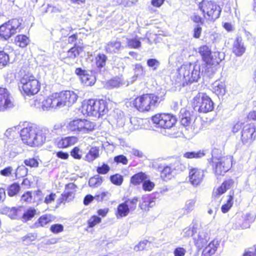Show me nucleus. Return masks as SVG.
Masks as SVG:
<instances>
[{"mask_svg": "<svg viewBox=\"0 0 256 256\" xmlns=\"http://www.w3.org/2000/svg\"><path fill=\"white\" fill-rule=\"evenodd\" d=\"M164 96L156 93H144L130 98L126 102L127 106L141 113H146L154 110L164 100Z\"/></svg>", "mask_w": 256, "mask_h": 256, "instance_id": "nucleus-1", "label": "nucleus"}, {"mask_svg": "<svg viewBox=\"0 0 256 256\" xmlns=\"http://www.w3.org/2000/svg\"><path fill=\"white\" fill-rule=\"evenodd\" d=\"M22 141L30 146H42L51 138L50 130L46 128H40L34 124H28L20 132Z\"/></svg>", "mask_w": 256, "mask_h": 256, "instance_id": "nucleus-2", "label": "nucleus"}, {"mask_svg": "<svg viewBox=\"0 0 256 256\" xmlns=\"http://www.w3.org/2000/svg\"><path fill=\"white\" fill-rule=\"evenodd\" d=\"M198 8L202 16L196 12L190 16V20L196 24H204V20L214 22L220 18L222 12L220 6L212 0H202L198 4Z\"/></svg>", "mask_w": 256, "mask_h": 256, "instance_id": "nucleus-3", "label": "nucleus"}, {"mask_svg": "<svg viewBox=\"0 0 256 256\" xmlns=\"http://www.w3.org/2000/svg\"><path fill=\"white\" fill-rule=\"evenodd\" d=\"M199 78V72L194 70L190 64H182L177 70L171 81L175 87L182 88L197 82Z\"/></svg>", "mask_w": 256, "mask_h": 256, "instance_id": "nucleus-4", "label": "nucleus"}, {"mask_svg": "<svg viewBox=\"0 0 256 256\" xmlns=\"http://www.w3.org/2000/svg\"><path fill=\"white\" fill-rule=\"evenodd\" d=\"M240 132V140L244 145H251L256 140V126L252 123L245 124L237 122L232 128V132L236 134Z\"/></svg>", "mask_w": 256, "mask_h": 256, "instance_id": "nucleus-5", "label": "nucleus"}, {"mask_svg": "<svg viewBox=\"0 0 256 256\" xmlns=\"http://www.w3.org/2000/svg\"><path fill=\"white\" fill-rule=\"evenodd\" d=\"M232 156L230 155L219 158L212 157L211 159V165L215 176H224L232 168Z\"/></svg>", "mask_w": 256, "mask_h": 256, "instance_id": "nucleus-6", "label": "nucleus"}, {"mask_svg": "<svg viewBox=\"0 0 256 256\" xmlns=\"http://www.w3.org/2000/svg\"><path fill=\"white\" fill-rule=\"evenodd\" d=\"M186 168L185 165L181 160L176 158L174 162L166 166H158L157 170L159 172L160 178L164 181H168L172 178L174 170L182 172Z\"/></svg>", "mask_w": 256, "mask_h": 256, "instance_id": "nucleus-7", "label": "nucleus"}, {"mask_svg": "<svg viewBox=\"0 0 256 256\" xmlns=\"http://www.w3.org/2000/svg\"><path fill=\"white\" fill-rule=\"evenodd\" d=\"M22 20L13 18L0 26V36L5 40H8L22 29Z\"/></svg>", "mask_w": 256, "mask_h": 256, "instance_id": "nucleus-8", "label": "nucleus"}, {"mask_svg": "<svg viewBox=\"0 0 256 256\" xmlns=\"http://www.w3.org/2000/svg\"><path fill=\"white\" fill-rule=\"evenodd\" d=\"M94 122L85 119H76L70 121L66 127L68 130L76 134H88L94 130Z\"/></svg>", "mask_w": 256, "mask_h": 256, "instance_id": "nucleus-9", "label": "nucleus"}, {"mask_svg": "<svg viewBox=\"0 0 256 256\" xmlns=\"http://www.w3.org/2000/svg\"><path fill=\"white\" fill-rule=\"evenodd\" d=\"M152 120L157 128L164 129L171 128L177 122L176 116L168 112L156 114L152 117Z\"/></svg>", "mask_w": 256, "mask_h": 256, "instance_id": "nucleus-10", "label": "nucleus"}, {"mask_svg": "<svg viewBox=\"0 0 256 256\" xmlns=\"http://www.w3.org/2000/svg\"><path fill=\"white\" fill-rule=\"evenodd\" d=\"M193 104L198 108L200 113L212 112L214 108V102L210 97L205 92H198L193 98Z\"/></svg>", "mask_w": 256, "mask_h": 256, "instance_id": "nucleus-11", "label": "nucleus"}, {"mask_svg": "<svg viewBox=\"0 0 256 256\" xmlns=\"http://www.w3.org/2000/svg\"><path fill=\"white\" fill-rule=\"evenodd\" d=\"M22 88L28 95L36 94L40 90L38 81L32 75L25 74L20 80Z\"/></svg>", "mask_w": 256, "mask_h": 256, "instance_id": "nucleus-12", "label": "nucleus"}, {"mask_svg": "<svg viewBox=\"0 0 256 256\" xmlns=\"http://www.w3.org/2000/svg\"><path fill=\"white\" fill-rule=\"evenodd\" d=\"M138 202V197H134L132 198H128L123 202L119 204L115 212V216L117 218H122L127 216L130 210H134Z\"/></svg>", "mask_w": 256, "mask_h": 256, "instance_id": "nucleus-13", "label": "nucleus"}, {"mask_svg": "<svg viewBox=\"0 0 256 256\" xmlns=\"http://www.w3.org/2000/svg\"><path fill=\"white\" fill-rule=\"evenodd\" d=\"M198 52L201 57L205 68H209L218 63L215 60L212 54V51L208 45L203 44L200 46L198 48Z\"/></svg>", "mask_w": 256, "mask_h": 256, "instance_id": "nucleus-14", "label": "nucleus"}, {"mask_svg": "<svg viewBox=\"0 0 256 256\" xmlns=\"http://www.w3.org/2000/svg\"><path fill=\"white\" fill-rule=\"evenodd\" d=\"M194 122L192 119V115L190 112L185 110L182 114L180 120V125L184 128L188 134H192L196 132Z\"/></svg>", "mask_w": 256, "mask_h": 256, "instance_id": "nucleus-15", "label": "nucleus"}, {"mask_svg": "<svg viewBox=\"0 0 256 256\" xmlns=\"http://www.w3.org/2000/svg\"><path fill=\"white\" fill-rule=\"evenodd\" d=\"M156 197L154 194L142 195L139 200L138 206L144 212H148L156 204Z\"/></svg>", "mask_w": 256, "mask_h": 256, "instance_id": "nucleus-16", "label": "nucleus"}, {"mask_svg": "<svg viewBox=\"0 0 256 256\" xmlns=\"http://www.w3.org/2000/svg\"><path fill=\"white\" fill-rule=\"evenodd\" d=\"M204 171L198 168H192L188 172L189 182L194 186L200 184L204 178Z\"/></svg>", "mask_w": 256, "mask_h": 256, "instance_id": "nucleus-17", "label": "nucleus"}, {"mask_svg": "<svg viewBox=\"0 0 256 256\" xmlns=\"http://www.w3.org/2000/svg\"><path fill=\"white\" fill-rule=\"evenodd\" d=\"M13 106L12 98L8 90L0 88V111H4Z\"/></svg>", "mask_w": 256, "mask_h": 256, "instance_id": "nucleus-18", "label": "nucleus"}, {"mask_svg": "<svg viewBox=\"0 0 256 256\" xmlns=\"http://www.w3.org/2000/svg\"><path fill=\"white\" fill-rule=\"evenodd\" d=\"M95 99H90L84 101L82 104L81 112L84 116H94L96 112Z\"/></svg>", "mask_w": 256, "mask_h": 256, "instance_id": "nucleus-19", "label": "nucleus"}, {"mask_svg": "<svg viewBox=\"0 0 256 256\" xmlns=\"http://www.w3.org/2000/svg\"><path fill=\"white\" fill-rule=\"evenodd\" d=\"M75 73L80 76L81 82L86 86H91L94 84L96 78L94 76L90 75L86 72L81 68H76Z\"/></svg>", "mask_w": 256, "mask_h": 256, "instance_id": "nucleus-20", "label": "nucleus"}, {"mask_svg": "<svg viewBox=\"0 0 256 256\" xmlns=\"http://www.w3.org/2000/svg\"><path fill=\"white\" fill-rule=\"evenodd\" d=\"M64 106H70L77 100L78 96L72 91L66 90L60 92Z\"/></svg>", "mask_w": 256, "mask_h": 256, "instance_id": "nucleus-21", "label": "nucleus"}, {"mask_svg": "<svg viewBox=\"0 0 256 256\" xmlns=\"http://www.w3.org/2000/svg\"><path fill=\"white\" fill-rule=\"evenodd\" d=\"M246 48L242 42L240 37L236 38L232 46V52L237 57L241 56L246 52Z\"/></svg>", "mask_w": 256, "mask_h": 256, "instance_id": "nucleus-22", "label": "nucleus"}, {"mask_svg": "<svg viewBox=\"0 0 256 256\" xmlns=\"http://www.w3.org/2000/svg\"><path fill=\"white\" fill-rule=\"evenodd\" d=\"M234 180L233 178H230L224 180L222 184L216 188V196H218L225 193L234 185Z\"/></svg>", "mask_w": 256, "mask_h": 256, "instance_id": "nucleus-23", "label": "nucleus"}, {"mask_svg": "<svg viewBox=\"0 0 256 256\" xmlns=\"http://www.w3.org/2000/svg\"><path fill=\"white\" fill-rule=\"evenodd\" d=\"M211 90L218 96H222L226 92V86L224 82L216 80L212 83Z\"/></svg>", "mask_w": 256, "mask_h": 256, "instance_id": "nucleus-24", "label": "nucleus"}, {"mask_svg": "<svg viewBox=\"0 0 256 256\" xmlns=\"http://www.w3.org/2000/svg\"><path fill=\"white\" fill-rule=\"evenodd\" d=\"M78 140L77 137L74 136L64 137L58 141L57 145L60 148H66L74 145Z\"/></svg>", "mask_w": 256, "mask_h": 256, "instance_id": "nucleus-25", "label": "nucleus"}, {"mask_svg": "<svg viewBox=\"0 0 256 256\" xmlns=\"http://www.w3.org/2000/svg\"><path fill=\"white\" fill-rule=\"evenodd\" d=\"M218 244L216 241L212 240L208 244L203 250L202 256H212L214 254L216 251Z\"/></svg>", "mask_w": 256, "mask_h": 256, "instance_id": "nucleus-26", "label": "nucleus"}, {"mask_svg": "<svg viewBox=\"0 0 256 256\" xmlns=\"http://www.w3.org/2000/svg\"><path fill=\"white\" fill-rule=\"evenodd\" d=\"M148 178L147 175L142 172H138L133 175L130 179V182L134 186H138L142 184L144 180Z\"/></svg>", "mask_w": 256, "mask_h": 256, "instance_id": "nucleus-27", "label": "nucleus"}, {"mask_svg": "<svg viewBox=\"0 0 256 256\" xmlns=\"http://www.w3.org/2000/svg\"><path fill=\"white\" fill-rule=\"evenodd\" d=\"M52 102V108L56 109L64 107L60 92L54 93L50 95Z\"/></svg>", "mask_w": 256, "mask_h": 256, "instance_id": "nucleus-28", "label": "nucleus"}, {"mask_svg": "<svg viewBox=\"0 0 256 256\" xmlns=\"http://www.w3.org/2000/svg\"><path fill=\"white\" fill-rule=\"evenodd\" d=\"M52 220V216L50 214H44L36 222L34 228H38L40 226L44 227Z\"/></svg>", "mask_w": 256, "mask_h": 256, "instance_id": "nucleus-29", "label": "nucleus"}, {"mask_svg": "<svg viewBox=\"0 0 256 256\" xmlns=\"http://www.w3.org/2000/svg\"><path fill=\"white\" fill-rule=\"evenodd\" d=\"M121 46V42L118 40L110 42L106 44V50L108 52L115 53L120 48Z\"/></svg>", "mask_w": 256, "mask_h": 256, "instance_id": "nucleus-30", "label": "nucleus"}, {"mask_svg": "<svg viewBox=\"0 0 256 256\" xmlns=\"http://www.w3.org/2000/svg\"><path fill=\"white\" fill-rule=\"evenodd\" d=\"M29 38L25 35L20 34L15 38L14 43L19 47L25 48L29 43Z\"/></svg>", "mask_w": 256, "mask_h": 256, "instance_id": "nucleus-31", "label": "nucleus"}, {"mask_svg": "<svg viewBox=\"0 0 256 256\" xmlns=\"http://www.w3.org/2000/svg\"><path fill=\"white\" fill-rule=\"evenodd\" d=\"M108 108L107 102L106 100H98V106L97 112L98 113V117L103 116L106 114L108 112Z\"/></svg>", "mask_w": 256, "mask_h": 256, "instance_id": "nucleus-32", "label": "nucleus"}, {"mask_svg": "<svg viewBox=\"0 0 256 256\" xmlns=\"http://www.w3.org/2000/svg\"><path fill=\"white\" fill-rule=\"evenodd\" d=\"M234 192L228 196V198L225 204L222 205L221 207L222 212L224 214L228 212L231 208L232 206L234 204Z\"/></svg>", "mask_w": 256, "mask_h": 256, "instance_id": "nucleus-33", "label": "nucleus"}, {"mask_svg": "<svg viewBox=\"0 0 256 256\" xmlns=\"http://www.w3.org/2000/svg\"><path fill=\"white\" fill-rule=\"evenodd\" d=\"M82 50V47L76 46L75 44L68 51L67 58L72 60L74 59L78 56Z\"/></svg>", "mask_w": 256, "mask_h": 256, "instance_id": "nucleus-34", "label": "nucleus"}, {"mask_svg": "<svg viewBox=\"0 0 256 256\" xmlns=\"http://www.w3.org/2000/svg\"><path fill=\"white\" fill-rule=\"evenodd\" d=\"M127 46L129 48L137 49L141 46V42L138 36L127 40Z\"/></svg>", "mask_w": 256, "mask_h": 256, "instance_id": "nucleus-35", "label": "nucleus"}, {"mask_svg": "<svg viewBox=\"0 0 256 256\" xmlns=\"http://www.w3.org/2000/svg\"><path fill=\"white\" fill-rule=\"evenodd\" d=\"M242 225L244 228H249L250 224L254 222V216L250 213L242 216Z\"/></svg>", "mask_w": 256, "mask_h": 256, "instance_id": "nucleus-36", "label": "nucleus"}, {"mask_svg": "<svg viewBox=\"0 0 256 256\" xmlns=\"http://www.w3.org/2000/svg\"><path fill=\"white\" fill-rule=\"evenodd\" d=\"M20 190V186L17 183H14L7 188L8 194L10 196H13L17 194Z\"/></svg>", "mask_w": 256, "mask_h": 256, "instance_id": "nucleus-37", "label": "nucleus"}, {"mask_svg": "<svg viewBox=\"0 0 256 256\" xmlns=\"http://www.w3.org/2000/svg\"><path fill=\"white\" fill-rule=\"evenodd\" d=\"M204 154L201 150L198 152H188L184 154V156L188 159L199 158L204 156Z\"/></svg>", "mask_w": 256, "mask_h": 256, "instance_id": "nucleus-38", "label": "nucleus"}, {"mask_svg": "<svg viewBox=\"0 0 256 256\" xmlns=\"http://www.w3.org/2000/svg\"><path fill=\"white\" fill-rule=\"evenodd\" d=\"M38 107L42 108L43 110H48L52 108V102L50 95L44 99L41 102V104Z\"/></svg>", "mask_w": 256, "mask_h": 256, "instance_id": "nucleus-39", "label": "nucleus"}, {"mask_svg": "<svg viewBox=\"0 0 256 256\" xmlns=\"http://www.w3.org/2000/svg\"><path fill=\"white\" fill-rule=\"evenodd\" d=\"M10 62L8 55L4 51H0V68L6 66Z\"/></svg>", "mask_w": 256, "mask_h": 256, "instance_id": "nucleus-40", "label": "nucleus"}, {"mask_svg": "<svg viewBox=\"0 0 256 256\" xmlns=\"http://www.w3.org/2000/svg\"><path fill=\"white\" fill-rule=\"evenodd\" d=\"M110 180L114 184L120 186L122 184L124 178L122 176L116 174L110 176Z\"/></svg>", "mask_w": 256, "mask_h": 256, "instance_id": "nucleus-41", "label": "nucleus"}, {"mask_svg": "<svg viewBox=\"0 0 256 256\" xmlns=\"http://www.w3.org/2000/svg\"><path fill=\"white\" fill-rule=\"evenodd\" d=\"M36 214V210L34 208H30L23 214L22 219L25 222L31 220Z\"/></svg>", "mask_w": 256, "mask_h": 256, "instance_id": "nucleus-42", "label": "nucleus"}, {"mask_svg": "<svg viewBox=\"0 0 256 256\" xmlns=\"http://www.w3.org/2000/svg\"><path fill=\"white\" fill-rule=\"evenodd\" d=\"M155 186V184L154 182H151L150 180H144L142 184V189L145 192L152 191Z\"/></svg>", "mask_w": 256, "mask_h": 256, "instance_id": "nucleus-43", "label": "nucleus"}, {"mask_svg": "<svg viewBox=\"0 0 256 256\" xmlns=\"http://www.w3.org/2000/svg\"><path fill=\"white\" fill-rule=\"evenodd\" d=\"M96 158V148L92 147L86 156V160L92 162Z\"/></svg>", "mask_w": 256, "mask_h": 256, "instance_id": "nucleus-44", "label": "nucleus"}, {"mask_svg": "<svg viewBox=\"0 0 256 256\" xmlns=\"http://www.w3.org/2000/svg\"><path fill=\"white\" fill-rule=\"evenodd\" d=\"M110 194L106 192H102L97 194V201L106 202L110 200Z\"/></svg>", "mask_w": 256, "mask_h": 256, "instance_id": "nucleus-45", "label": "nucleus"}, {"mask_svg": "<svg viewBox=\"0 0 256 256\" xmlns=\"http://www.w3.org/2000/svg\"><path fill=\"white\" fill-rule=\"evenodd\" d=\"M134 70L136 74V78L138 76H144L145 75L146 72L144 70V69L140 64H135Z\"/></svg>", "mask_w": 256, "mask_h": 256, "instance_id": "nucleus-46", "label": "nucleus"}, {"mask_svg": "<svg viewBox=\"0 0 256 256\" xmlns=\"http://www.w3.org/2000/svg\"><path fill=\"white\" fill-rule=\"evenodd\" d=\"M74 190H64L62 194V198L66 202H69L74 198Z\"/></svg>", "mask_w": 256, "mask_h": 256, "instance_id": "nucleus-47", "label": "nucleus"}, {"mask_svg": "<svg viewBox=\"0 0 256 256\" xmlns=\"http://www.w3.org/2000/svg\"><path fill=\"white\" fill-rule=\"evenodd\" d=\"M202 25V24H196V26H194L192 31L193 38L198 39L200 37L201 34L202 33V28L200 26Z\"/></svg>", "mask_w": 256, "mask_h": 256, "instance_id": "nucleus-48", "label": "nucleus"}, {"mask_svg": "<svg viewBox=\"0 0 256 256\" xmlns=\"http://www.w3.org/2000/svg\"><path fill=\"white\" fill-rule=\"evenodd\" d=\"M194 243L196 247L200 248L206 244V240L200 236H198V238H194Z\"/></svg>", "mask_w": 256, "mask_h": 256, "instance_id": "nucleus-49", "label": "nucleus"}, {"mask_svg": "<svg viewBox=\"0 0 256 256\" xmlns=\"http://www.w3.org/2000/svg\"><path fill=\"white\" fill-rule=\"evenodd\" d=\"M106 56L104 54H98L97 58V67L102 68L105 66Z\"/></svg>", "mask_w": 256, "mask_h": 256, "instance_id": "nucleus-50", "label": "nucleus"}, {"mask_svg": "<svg viewBox=\"0 0 256 256\" xmlns=\"http://www.w3.org/2000/svg\"><path fill=\"white\" fill-rule=\"evenodd\" d=\"M24 164L30 167H38V162L37 160L34 158H30L26 159L24 160Z\"/></svg>", "mask_w": 256, "mask_h": 256, "instance_id": "nucleus-51", "label": "nucleus"}, {"mask_svg": "<svg viewBox=\"0 0 256 256\" xmlns=\"http://www.w3.org/2000/svg\"><path fill=\"white\" fill-rule=\"evenodd\" d=\"M37 237L36 234L35 233H28L25 236H23L22 239L23 242H30L34 241Z\"/></svg>", "mask_w": 256, "mask_h": 256, "instance_id": "nucleus-52", "label": "nucleus"}, {"mask_svg": "<svg viewBox=\"0 0 256 256\" xmlns=\"http://www.w3.org/2000/svg\"><path fill=\"white\" fill-rule=\"evenodd\" d=\"M110 170V166L106 164H103L97 168V172L100 174H106Z\"/></svg>", "mask_w": 256, "mask_h": 256, "instance_id": "nucleus-53", "label": "nucleus"}, {"mask_svg": "<svg viewBox=\"0 0 256 256\" xmlns=\"http://www.w3.org/2000/svg\"><path fill=\"white\" fill-rule=\"evenodd\" d=\"M196 230L194 227H188L184 230V237L187 238L193 236Z\"/></svg>", "mask_w": 256, "mask_h": 256, "instance_id": "nucleus-54", "label": "nucleus"}, {"mask_svg": "<svg viewBox=\"0 0 256 256\" xmlns=\"http://www.w3.org/2000/svg\"><path fill=\"white\" fill-rule=\"evenodd\" d=\"M50 230L54 234L60 232L64 230V226L61 224H54L51 226Z\"/></svg>", "mask_w": 256, "mask_h": 256, "instance_id": "nucleus-55", "label": "nucleus"}, {"mask_svg": "<svg viewBox=\"0 0 256 256\" xmlns=\"http://www.w3.org/2000/svg\"><path fill=\"white\" fill-rule=\"evenodd\" d=\"M148 66L153 68L154 70H156L160 65V62L155 58H150L147 60Z\"/></svg>", "mask_w": 256, "mask_h": 256, "instance_id": "nucleus-56", "label": "nucleus"}, {"mask_svg": "<svg viewBox=\"0 0 256 256\" xmlns=\"http://www.w3.org/2000/svg\"><path fill=\"white\" fill-rule=\"evenodd\" d=\"M21 201L30 203L32 201V192L28 191L24 193L21 197Z\"/></svg>", "mask_w": 256, "mask_h": 256, "instance_id": "nucleus-57", "label": "nucleus"}, {"mask_svg": "<svg viewBox=\"0 0 256 256\" xmlns=\"http://www.w3.org/2000/svg\"><path fill=\"white\" fill-rule=\"evenodd\" d=\"M114 160L116 163H122L123 164H126L128 160L126 156L122 154L118 155L114 158Z\"/></svg>", "mask_w": 256, "mask_h": 256, "instance_id": "nucleus-58", "label": "nucleus"}, {"mask_svg": "<svg viewBox=\"0 0 256 256\" xmlns=\"http://www.w3.org/2000/svg\"><path fill=\"white\" fill-rule=\"evenodd\" d=\"M70 155L74 158L80 160L82 158L80 149L77 147H74L70 152Z\"/></svg>", "mask_w": 256, "mask_h": 256, "instance_id": "nucleus-59", "label": "nucleus"}, {"mask_svg": "<svg viewBox=\"0 0 256 256\" xmlns=\"http://www.w3.org/2000/svg\"><path fill=\"white\" fill-rule=\"evenodd\" d=\"M13 171V168L12 166H8L0 170V174L4 176H10Z\"/></svg>", "mask_w": 256, "mask_h": 256, "instance_id": "nucleus-60", "label": "nucleus"}, {"mask_svg": "<svg viewBox=\"0 0 256 256\" xmlns=\"http://www.w3.org/2000/svg\"><path fill=\"white\" fill-rule=\"evenodd\" d=\"M186 250L182 247H177L174 250V256H184Z\"/></svg>", "mask_w": 256, "mask_h": 256, "instance_id": "nucleus-61", "label": "nucleus"}, {"mask_svg": "<svg viewBox=\"0 0 256 256\" xmlns=\"http://www.w3.org/2000/svg\"><path fill=\"white\" fill-rule=\"evenodd\" d=\"M148 242V240H144L140 242L137 245L134 246V250L136 251L144 250L146 248Z\"/></svg>", "mask_w": 256, "mask_h": 256, "instance_id": "nucleus-62", "label": "nucleus"}, {"mask_svg": "<svg viewBox=\"0 0 256 256\" xmlns=\"http://www.w3.org/2000/svg\"><path fill=\"white\" fill-rule=\"evenodd\" d=\"M56 198V194L54 193H51L49 195H48L46 196L44 200V202L46 204H51L52 202H54Z\"/></svg>", "mask_w": 256, "mask_h": 256, "instance_id": "nucleus-63", "label": "nucleus"}, {"mask_svg": "<svg viewBox=\"0 0 256 256\" xmlns=\"http://www.w3.org/2000/svg\"><path fill=\"white\" fill-rule=\"evenodd\" d=\"M246 118L249 120L256 121V110L250 111L248 113Z\"/></svg>", "mask_w": 256, "mask_h": 256, "instance_id": "nucleus-64", "label": "nucleus"}]
</instances>
